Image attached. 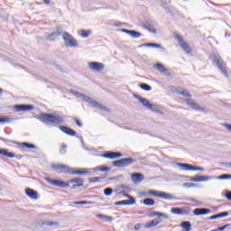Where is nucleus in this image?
Wrapping results in <instances>:
<instances>
[{"label": "nucleus", "instance_id": "obj_2", "mask_svg": "<svg viewBox=\"0 0 231 231\" xmlns=\"http://www.w3.org/2000/svg\"><path fill=\"white\" fill-rule=\"evenodd\" d=\"M51 169L54 171H63L65 174H76L78 176H82V174H91V170L80 169L76 171H69V167L64 164H51Z\"/></svg>", "mask_w": 231, "mask_h": 231}, {"label": "nucleus", "instance_id": "obj_33", "mask_svg": "<svg viewBox=\"0 0 231 231\" xmlns=\"http://www.w3.org/2000/svg\"><path fill=\"white\" fill-rule=\"evenodd\" d=\"M149 111H153V113H162V106L154 104H150Z\"/></svg>", "mask_w": 231, "mask_h": 231}, {"label": "nucleus", "instance_id": "obj_31", "mask_svg": "<svg viewBox=\"0 0 231 231\" xmlns=\"http://www.w3.org/2000/svg\"><path fill=\"white\" fill-rule=\"evenodd\" d=\"M97 217L98 219H102L103 221H106V223H111V221H113V217H109L104 214H97Z\"/></svg>", "mask_w": 231, "mask_h": 231}, {"label": "nucleus", "instance_id": "obj_23", "mask_svg": "<svg viewBox=\"0 0 231 231\" xmlns=\"http://www.w3.org/2000/svg\"><path fill=\"white\" fill-rule=\"evenodd\" d=\"M154 68L161 73H166L167 77H171V72L167 71V69L162 63H156Z\"/></svg>", "mask_w": 231, "mask_h": 231}, {"label": "nucleus", "instance_id": "obj_41", "mask_svg": "<svg viewBox=\"0 0 231 231\" xmlns=\"http://www.w3.org/2000/svg\"><path fill=\"white\" fill-rule=\"evenodd\" d=\"M173 199H176L177 201H191L192 203H199V200L194 198H186V199L175 198Z\"/></svg>", "mask_w": 231, "mask_h": 231}, {"label": "nucleus", "instance_id": "obj_51", "mask_svg": "<svg viewBox=\"0 0 231 231\" xmlns=\"http://www.w3.org/2000/svg\"><path fill=\"white\" fill-rule=\"evenodd\" d=\"M47 226H59V222L48 221Z\"/></svg>", "mask_w": 231, "mask_h": 231}, {"label": "nucleus", "instance_id": "obj_30", "mask_svg": "<svg viewBox=\"0 0 231 231\" xmlns=\"http://www.w3.org/2000/svg\"><path fill=\"white\" fill-rule=\"evenodd\" d=\"M180 226L185 231H191L192 230V224L189 221L181 222Z\"/></svg>", "mask_w": 231, "mask_h": 231}, {"label": "nucleus", "instance_id": "obj_38", "mask_svg": "<svg viewBox=\"0 0 231 231\" xmlns=\"http://www.w3.org/2000/svg\"><path fill=\"white\" fill-rule=\"evenodd\" d=\"M199 183H201L203 181H210V180H216V177L201 175V176H199Z\"/></svg>", "mask_w": 231, "mask_h": 231}, {"label": "nucleus", "instance_id": "obj_44", "mask_svg": "<svg viewBox=\"0 0 231 231\" xmlns=\"http://www.w3.org/2000/svg\"><path fill=\"white\" fill-rule=\"evenodd\" d=\"M123 196L125 197V198H127L128 199H126L127 201H134V205H136V199H134V198H133V196H131V195H129V194H127V193H123Z\"/></svg>", "mask_w": 231, "mask_h": 231}, {"label": "nucleus", "instance_id": "obj_7", "mask_svg": "<svg viewBox=\"0 0 231 231\" xmlns=\"http://www.w3.org/2000/svg\"><path fill=\"white\" fill-rule=\"evenodd\" d=\"M134 162V159L128 157L114 161L112 162V165L113 167H118L119 169H123L124 167H129V165H133Z\"/></svg>", "mask_w": 231, "mask_h": 231}, {"label": "nucleus", "instance_id": "obj_6", "mask_svg": "<svg viewBox=\"0 0 231 231\" xmlns=\"http://www.w3.org/2000/svg\"><path fill=\"white\" fill-rule=\"evenodd\" d=\"M62 38L66 48H77L79 46V42H77L76 39L69 32H64Z\"/></svg>", "mask_w": 231, "mask_h": 231}, {"label": "nucleus", "instance_id": "obj_19", "mask_svg": "<svg viewBox=\"0 0 231 231\" xmlns=\"http://www.w3.org/2000/svg\"><path fill=\"white\" fill-rule=\"evenodd\" d=\"M186 102L188 106H190V107L196 111H205V108L199 106V105L192 99H186Z\"/></svg>", "mask_w": 231, "mask_h": 231}, {"label": "nucleus", "instance_id": "obj_1", "mask_svg": "<svg viewBox=\"0 0 231 231\" xmlns=\"http://www.w3.org/2000/svg\"><path fill=\"white\" fill-rule=\"evenodd\" d=\"M39 120L45 124L47 127H53V124L57 125L64 124V116L53 113H42L39 116Z\"/></svg>", "mask_w": 231, "mask_h": 231}, {"label": "nucleus", "instance_id": "obj_59", "mask_svg": "<svg viewBox=\"0 0 231 231\" xmlns=\"http://www.w3.org/2000/svg\"><path fill=\"white\" fill-rule=\"evenodd\" d=\"M224 127L227 130L231 132V124H224Z\"/></svg>", "mask_w": 231, "mask_h": 231}, {"label": "nucleus", "instance_id": "obj_5", "mask_svg": "<svg viewBox=\"0 0 231 231\" xmlns=\"http://www.w3.org/2000/svg\"><path fill=\"white\" fill-rule=\"evenodd\" d=\"M148 194L149 196H153L154 198H160L161 199H176V197L165 191L150 189L148 190Z\"/></svg>", "mask_w": 231, "mask_h": 231}, {"label": "nucleus", "instance_id": "obj_12", "mask_svg": "<svg viewBox=\"0 0 231 231\" xmlns=\"http://www.w3.org/2000/svg\"><path fill=\"white\" fill-rule=\"evenodd\" d=\"M89 69L92 71H102L104 69V64L98 61H91L88 63Z\"/></svg>", "mask_w": 231, "mask_h": 231}, {"label": "nucleus", "instance_id": "obj_26", "mask_svg": "<svg viewBox=\"0 0 231 231\" xmlns=\"http://www.w3.org/2000/svg\"><path fill=\"white\" fill-rule=\"evenodd\" d=\"M143 205H145L146 207H154L156 205V201L151 198H146L143 200L141 201Z\"/></svg>", "mask_w": 231, "mask_h": 231}, {"label": "nucleus", "instance_id": "obj_50", "mask_svg": "<svg viewBox=\"0 0 231 231\" xmlns=\"http://www.w3.org/2000/svg\"><path fill=\"white\" fill-rule=\"evenodd\" d=\"M89 183H97V181H100L99 177H91L88 179Z\"/></svg>", "mask_w": 231, "mask_h": 231}, {"label": "nucleus", "instance_id": "obj_36", "mask_svg": "<svg viewBox=\"0 0 231 231\" xmlns=\"http://www.w3.org/2000/svg\"><path fill=\"white\" fill-rule=\"evenodd\" d=\"M156 216H157V217H164V219H169V215L159 212V211H153L152 213V217H154Z\"/></svg>", "mask_w": 231, "mask_h": 231}, {"label": "nucleus", "instance_id": "obj_25", "mask_svg": "<svg viewBox=\"0 0 231 231\" xmlns=\"http://www.w3.org/2000/svg\"><path fill=\"white\" fill-rule=\"evenodd\" d=\"M0 154L2 156H5L6 158H15V153L12 152H8L7 149H0Z\"/></svg>", "mask_w": 231, "mask_h": 231}, {"label": "nucleus", "instance_id": "obj_16", "mask_svg": "<svg viewBox=\"0 0 231 231\" xmlns=\"http://www.w3.org/2000/svg\"><path fill=\"white\" fill-rule=\"evenodd\" d=\"M59 129L65 134H68V136H76L77 135V132L75 130H73L72 128H69L66 125H60V126H59Z\"/></svg>", "mask_w": 231, "mask_h": 231}, {"label": "nucleus", "instance_id": "obj_14", "mask_svg": "<svg viewBox=\"0 0 231 231\" xmlns=\"http://www.w3.org/2000/svg\"><path fill=\"white\" fill-rule=\"evenodd\" d=\"M212 210L207 208H197L193 210L194 216H207V214H211Z\"/></svg>", "mask_w": 231, "mask_h": 231}, {"label": "nucleus", "instance_id": "obj_28", "mask_svg": "<svg viewBox=\"0 0 231 231\" xmlns=\"http://www.w3.org/2000/svg\"><path fill=\"white\" fill-rule=\"evenodd\" d=\"M92 171H94V172H97L98 171L100 172H109L111 171V168L102 165L93 168Z\"/></svg>", "mask_w": 231, "mask_h": 231}, {"label": "nucleus", "instance_id": "obj_21", "mask_svg": "<svg viewBox=\"0 0 231 231\" xmlns=\"http://www.w3.org/2000/svg\"><path fill=\"white\" fill-rule=\"evenodd\" d=\"M171 213L174 214V216H185V214H187V210L181 208H171Z\"/></svg>", "mask_w": 231, "mask_h": 231}, {"label": "nucleus", "instance_id": "obj_3", "mask_svg": "<svg viewBox=\"0 0 231 231\" xmlns=\"http://www.w3.org/2000/svg\"><path fill=\"white\" fill-rule=\"evenodd\" d=\"M73 95L78 97V98H82L85 102H88V104H90L92 107H97V109H100L101 111H107V106L98 103L95 99H93L90 97H88L79 91H74Z\"/></svg>", "mask_w": 231, "mask_h": 231}, {"label": "nucleus", "instance_id": "obj_4", "mask_svg": "<svg viewBox=\"0 0 231 231\" xmlns=\"http://www.w3.org/2000/svg\"><path fill=\"white\" fill-rule=\"evenodd\" d=\"M211 59L213 64L219 69V71H221L222 75L228 77V72H226V66L225 65V61H223L221 58H218L216 55H213Z\"/></svg>", "mask_w": 231, "mask_h": 231}, {"label": "nucleus", "instance_id": "obj_47", "mask_svg": "<svg viewBox=\"0 0 231 231\" xmlns=\"http://www.w3.org/2000/svg\"><path fill=\"white\" fill-rule=\"evenodd\" d=\"M182 187H184V189H191V187H198V184L185 182L184 184H182Z\"/></svg>", "mask_w": 231, "mask_h": 231}, {"label": "nucleus", "instance_id": "obj_63", "mask_svg": "<svg viewBox=\"0 0 231 231\" xmlns=\"http://www.w3.org/2000/svg\"><path fill=\"white\" fill-rule=\"evenodd\" d=\"M14 158H16V160H21V158H23V155L17 154V155H14Z\"/></svg>", "mask_w": 231, "mask_h": 231}, {"label": "nucleus", "instance_id": "obj_62", "mask_svg": "<svg viewBox=\"0 0 231 231\" xmlns=\"http://www.w3.org/2000/svg\"><path fill=\"white\" fill-rule=\"evenodd\" d=\"M188 181H195V177H187Z\"/></svg>", "mask_w": 231, "mask_h": 231}, {"label": "nucleus", "instance_id": "obj_61", "mask_svg": "<svg viewBox=\"0 0 231 231\" xmlns=\"http://www.w3.org/2000/svg\"><path fill=\"white\" fill-rule=\"evenodd\" d=\"M141 196H143V198H147V196H149V191H147V192H145V191L141 192Z\"/></svg>", "mask_w": 231, "mask_h": 231}, {"label": "nucleus", "instance_id": "obj_55", "mask_svg": "<svg viewBox=\"0 0 231 231\" xmlns=\"http://www.w3.org/2000/svg\"><path fill=\"white\" fill-rule=\"evenodd\" d=\"M74 122L76 125H78V127H82V122H80V120H79L78 118H74Z\"/></svg>", "mask_w": 231, "mask_h": 231}, {"label": "nucleus", "instance_id": "obj_9", "mask_svg": "<svg viewBox=\"0 0 231 231\" xmlns=\"http://www.w3.org/2000/svg\"><path fill=\"white\" fill-rule=\"evenodd\" d=\"M177 167H180V171H199L200 172L205 171V168L199 166H194L192 164L185 162H176Z\"/></svg>", "mask_w": 231, "mask_h": 231}, {"label": "nucleus", "instance_id": "obj_17", "mask_svg": "<svg viewBox=\"0 0 231 231\" xmlns=\"http://www.w3.org/2000/svg\"><path fill=\"white\" fill-rule=\"evenodd\" d=\"M70 183H73L71 189H77L79 187H84V180L80 177L71 179Z\"/></svg>", "mask_w": 231, "mask_h": 231}, {"label": "nucleus", "instance_id": "obj_18", "mask_svg": "<svg viewBox=\"0 0 231 231\" xmlns=\"http://www.w3.org/2000/svg\"><path fill=\"white\" fill-rule=\"evenodd\" d=\"M133 183H141V181H143L145 180V177L142 173L134 172L131 175Z\"/></svg>", "mask_w": 231, "mask_h": 231}, {"label": "nucleus", "instance_id": "obj_13", "mask_svg": "<svg viewBox=\"0 0 231 231\" xmlns=\"http://www.w3.org/2000/svg\"><path fill=\"white\" fill-rule=\"evenodd\" d=\"M14 109L17 110L18 112H22V111H33V109H35V107L33 106V105H14Z\"/></svg>", "mask_w": 231, "mask_h": 231}, {"label": "nucleus", "instance_id": "obj_49", "mask_svg": "<svg viewBox=\"0 0 231 231\" xmlns=\"http://www.w3.org/2000/svg\"><path fill=\"white\" fill-rule=\"evenodd\" d=\"M75 205H91V201H88V200L76 201Z\"/></svg>", "mask_w": 231, "mask_h": 231}, {"label": "nucleus", "instance_id": "obj_52", "mask_svg": "<svg viewBox=\"0 0 231 231\" xmlns=\"http://www.w3.org/2000/svg\"><path fill=\"white\" fill-rule=\"evenodd\" d=\"M225 198H226V199H228V201H231V191L230 190L226 191Z\"/></svg>", "mask_w": 231, "mask_h": 231}, {"label": "nucleus", "instance_id": "obj_10", "mask_svg": "<svg viewBox=\"0 0 231 231\" xmlns=\"http://www.w3.org/2000/svg\"><path fill=\"white\" fill-rule=\"evenodd\" d=\"M174 39L176 41H178L181 50H183V51H185V53H190V46H189V43H187L185 42V40H183V37H181L180 34L175 33L174 34Z\"/></svg>", "mask_w": 231, "mask_h": 231}, {"label": "nucleus", "instance_id": "obj_22", "mask_svg": "<svg viewBox=\"0 0 231 231\" xmlns=\"http://www.w3.org/2000/svg\"><path fill=\"white\" fill-rule=\"evenodd\" d=\"M162 223V219L154 218L152 221L144 225V228H152V226H158Z\"/></svg>", "mask_w": 231, "mask_h": 231}, {"label": "nucleus", "instance_id": "obj_11", "mask_svg": "<svg viewBox=\"0 0 231 231\" xmlns=\"http://www.w3.org/2000/svg\"><path fill=\"white\" fill-rule=\"evenodd\" d=\"M102 158H106L107 160H118L124 156L120 152H105L102 155Z\"/></svg>", "mask_w": 231, "mask_h": 231}, {"label": "nucleus", "instance_id": "obj_43", "mask_svg": "<svg viewBox=\"0 0 231 231\" xmlns=\"http://www.w3.org/2000/svg\"><path fill=\"white\" fill-rule=\"evenodd\" d=\"M12 122V119L8 116H0V125Z\"/></svg>", "mask_w": 231, "mask_h": 231}, {"label": "nucleus", "instance_id": "obj_64", "mask_svg": "<svg viewBox=\"0 0 231 231\" xmlns=\"http://www.w3.org/2000/svg\"><path fill=\"white\" fill-rule=\"evenodd\" d=\"M195 182L199 183V176L195 177Z\"/></svg>", "mask_w": 231, "mask_h": 231}, {"label": "nucleus", "instance_id": "obj_34", "mask_svg": "<svg viewBox=\"0 0 231 231\" xmlns=\"http://www.w3.org/2000/svg\"><path fill=\"white\" fill-rule=\"evenodd\" d=\"M57 37H60V31L57 30L49 34L48 40L49 41H55Z\"/></svg>", "mask_w": 231, "mask_h": 231}, {"label": "nucleus", "instance_id": "obj_35", "mask_svg": "<svg viewBox=\"0 0 231 231\" xmlns=\"http://www.w3.org/2000/svg\"><path fill=\"white\" fill-rule=\"evenodd\" d=\"M177 92L179 93V95H181L182 97H186L187 98H190V97H192V95H190L189 91L183 88H177Z\"/></svg>", "mask_w": 231, "mask_h": 231}, {"label": "nucleus", "instance_id": "obj_40", "mask_svg": "<svg viewBox=\"0 0 231 231\" xmlns=\"http://www.w3.org/2000/svg\"><path fill=\"white\" fill-rule=\"evenodd\" d=\"M115 205L116 206L134 205V201H128L127 199H125V200L116 201L115 202Z\"/></svg>", "mask_w": 231, "mask_h": 231}, {"label": "nucleus", "instance_id": "obj_37", "mask_svg": "<svg viewBox=\"0 0 231 231\" xmlns=\"http://www.w3.org/2000/svg\"><path fill=\"white\" fill-rule=\"evenodd\" d=\"M129 35L130 37H132V39H140V37H142V32L138 31L131 30Z\"/></svg>", "mask_w": 231, "mask_h": 231}, {"label": "nucleus", "instance_id": "obj_8", "mask_svg": "<svg viewBox=\"0 0 231 231\" xmlns=\"http://www.w3.org/2000/svg\"><path fill=\"white\" fill-rule=\"evenodd\" d=\"M45 181H47V183H50V185H53L54 187H60V189H66L69 187V183H73V182H70L71 180L65 182L64 180H55L50 177H46Z\"/></svg>", "mask_w": 231, "mask_h": 231}, {"label": "nucleus", "instance_id": "obj_53", "mask_svg": "<svg viewBox=\"0 0 231 231\" xmlns=\"http://www.w3.org/2000/svg\"><path fill=\"white\" fill-rule=\"evenodd\" d=\"M229 226H230V224H226V225H225V226H218L216 230H217V231H223V230H225L226 228H228Z\"/></svg>", "mask_w": 231, "mask_h": 231}, {"label": "nucleus", "instance_id": "obj_29", "mask_svg": "<svg viewBox=\"0 0 231 231\" xmlns=\"http://www.w3.org/2000/svg\"><path fill=\"white\" fill-rule=\"evenodd\" d=\"M143 26L144 30H147L151 33H156V29H154L149 22H144L143 23Z\"/></svg>", "mask_w": 231, "mask_h": 231}, {"label": "nucleus", "instance_id": "obj_15", "mask_svg": "<svg viewBox=\"0 0 231 231\" xmlns=\"http://www.w3.org/2000/svg\"><path fill=\"white\" fill-rule=\"evenodd\" d=\"M134 97L136 98V100H138L140 104H142V106L149 109V107L151 106V102L149 101V99L143 97L138 94H134Z\"/></svg>", "mask_w": 231, "mask_h": 231}, {"label": "nucleus", "instance_id": "obj_54", "mask_svg": "<svg viewBox=\"0 0 231 231\" xmlns=\"http://www.w3.org/2000/svg\"><path fill=\"white\" fill-rule=\"evenodd\" d=\"M118 189H119V190L120 189L129 190V186L125 185V184H121V185L118 186Z\"/></svg>", "mask_w": 231, "mask_h": 231}, {"label": "nucleus", "instance_id": "obj_39", "mask_svg": "<svg viewBox=\"0 0 231 231\" xmlns=\"http://www.w3.org/2000/svg\"><path fill=\"white\" fill-rule=\"evenodd\" d=\"M139 88L143 91H152V87L147 83H140Z\"/></svg>", "mask_w": 231, "mask_h": 231}, {"label": "nucleus", "instance_id": "obj_48", "mask_svg": "<svg viewBox=\"0 0 231 231\" xmlns=\"http://www.w3.org/2000/svg\"><path fill=\"white\" fill-rule=\"evenodd\" d=\"M105 196H111L113 194V188H106L104 189Z\"/></svg>", "mask_w": 231, "mask_h": 231}, {"label": "nucleus", "instance_id": "obj_27", "mask_svg": "<svg viewBox=\"0 0 231 231\" xmlns=\"http://www.w3.org/2000/svg\"><path fill=\"white\" fill-rule=\"evenodd\" d=\"M138 48H162V45L160 43L147 42L139 45Z\"/></svg>", "mask_w": 231, "mask_h": 231}, {"label": "nucleus", "instance_id": "obj_24", "mask_svg": "<svg viewBox=\"0 0 231 231\" xmlns=\"http://www.w3.org/2000/svg\"><path fill=\"white\" fill-rule=\"evenodd\" d=\"M228 217V212L224 211V212L213 215V216L208 217V219H209V220L221 219V217Z\"/></svg>", "mask_w": 231, "mask_h": 231}, {"label": "nucleus", "instance_id": "obj_46", "mask_svg": "<svg viewBox=\"0 0 231 231\" xmlns=\"http://www.w3.org/2000/svg\"><path fill=\"white\" fill-rule=\"evenodd\" d=\"M66 149H68V145L66 143H62L61 147L60 148V154H66L68 152Z\"/></svg>", "mask_w": 231, "mask_h": 231}, {"label": "nucleus", "instance_id": "obj_60", "mask_svg": "<svg viewBox=\"0 0 231 231\" xmlns=\"http://www.w3.org/2000/svg\"><path fill=\"white\" fill-rule=\"evenodd\" d=\"M81 143H82L83 149H84L85 151H88V152H91V151H92L90 148L86 147V145L84 144V141H81Z\"/></svg>", "mask_w": 231, "mask_h": 231}, {"label": "nucleus", "instance_id": "obj_32", "mask_svg": "<svg viewBox=\"0 0 231 231\" xmlns=\"http://www.w3.org/2000/svg\"><path fill=\"white\" fill-rule=\"evenodd\" d=\"M18 145H21L23 147V149H24V147L26 149H37V146L35 144L27 143V142L20 143H18Z\"/></svg>", "mask_w": 231, "mask_h": 231}, {"label": "nucleus", "instance_id": "obj_20", "mask_svg": "<svg viewBox=\"0 0 231 231\" xmlns=\"http://www.w3.org/2000/svg\"><path fill=\"white\" fill-rule=\"evenodd\" d=\"M25 194L26 196H28V198H31V199H38L39 198V193L36 190L30 188H27L25 189Z\"/></svg>", "mask_w": 231, "mask_h": 231}, {"label": "nucleus", "instance_id": "obj_57", "mask_svg": "<svg viewBox=\"0 0 231 231\" xmlns=\"http://www.w3.org/2000/svg\"><path fill=\"white\" fill-rule=\"evenodd\" d=\"M124 24H125V23H122V22H116V23H114V26H116V28H118V27H120V26H124Z\"/></svg>", "mask_w": 231, "mask_h": 231}, {"label": "nucleus", "instance_id": "obj_58", "mask_svg": "<svg viewBox=\"0 0 231 231\" xmlns=\"http://www.w3.org/2000/svg\"><path fill=\"white\" fill-rule=\"evenodd\" d=\"M120 32H122L123 33H126L127 35H130L131 33V30L127 29H121Z\"/></svg>", "mask_w": 231, "mask_h": 231}, {"label": "nucleus", "instance_id": "obj_42", "mask_svg": "<svg viewBox=\"0 0 231 231\" xmlns=\"http://www.w3.org/2000/svg\"><path fill=\"white\" fill-rule=\"evenodd\" d=\"M214 178L215 180H231V174L225 173L217 177L214 176Z\"/></svg>", "mask_w": 231, "mask_h": 231}, {"label": "nucleus", "instance_id": "obj_45", "mask_svg": "<svg viewBox=\"0 0 231 231\" xmlns=\"http://www.w3.org/2000/svg\"><path fill=\"white\" fill-rule=\"evenodd\" d=\"M89 33H91V31L81 30L80 35L83 39H88V37H89Z\"/></svg>", "mask_w": 231, "mask_h": 231}, {"label": "nucleus", "instance_id": "obj_56", "mask_svg": "<svg viewBox=\"0 0 231 231\" xmlns=\"http://www.w3.org/2000/svg\"><path fill=\"white\" fill-rule=\"evenodd\" d=\"M141 228H142V223H137L134 226V230H140Z\"/></svg>", "mask_w": 231, "mask_h": 231}]
</instances>
